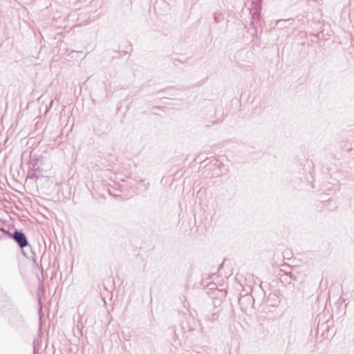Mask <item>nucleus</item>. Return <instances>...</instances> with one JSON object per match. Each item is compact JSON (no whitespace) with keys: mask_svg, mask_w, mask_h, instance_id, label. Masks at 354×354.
Listing matches in <instances>:
<instances>
[{"mask_svg":"<svg viewBox=\"0 0 354 354\" xmlns=\"http://www.w3.org/2000/svg\"><path fill=\"white\" fill-rule=\"evenodd\" d=\"M13 237L21 248H24L27 245L28 241L25 235L23 233L15 232Z\"/></svg>","mask_w":354,"mask_h":354,"instance_id":"obj_1","label":"nucleus"}]
</instances>
